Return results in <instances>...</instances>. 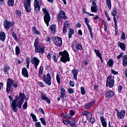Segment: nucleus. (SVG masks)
<instances>
[{
	"label": "nucleus",
	"instance_id": "nucleus-58",
	"mask_svg": "<svg viewBox=\"0 0 127 127\" xmlns=\"http://www.w3.org/2000/svg\"><path fill=\"white\" fill-rule=\"evenodd\" d=\"M38 42H39L38 39H36L35 40V43H34V46L35 47H36L37 46V45L38 44Z\"/></svg>",
	"mask_w": 127,
	"mask_h": 127
},
{
	"label": "nucleus",
	"instance_id": "nucleus-8",
	"mask_svg": "<svg viewBox=\"0 0 127 127\" xmlns=\"http://www.w3.org/2000/svg\"><path fill=\"white\" fill-rule=\"evenodd\" d=\"M39 3H41V2L39 1V0H35L34 2V5L35 7V12L36 13H38L40 11V6Z\"/></svg>",
	"mask_w": 127,
	"mask_h": 127
},
{
	"label": "nucleus",
	"instance_id": "nucleus-27",
	"mask_svg": "<svg viewBox=\"0 0 127 127\" xmlns=\"http://www.w3.org/2000/svg\"><path fill=\"white\" fill-rule=\"evenodd\" d=\"M118 45L120 46V47L121 49L123 50V51H126V45H125V43H121V42H119L118 43Z\"/></svg>",
	"mask_w": 127,
	"mask_h": 127
},
{
	"label": "nucleus",
	"instance_id": "nucleus-55",
	"mask_svg": "<svg viewBox=\"0 0 127 127\" xmlns=\"http://www.w3.org/2000/svg\"><path fill=\"white\" fill-rule=\"evenodd\" d=\"M124 56V53H121L119 56H117V59H121Z\"/></svg>",
	"mask_w": 127,
	"mask_h": 127
},
{
	"label": "nucleus",
	"instance_id": "nucleus-41",
	"mask_svg": "<svg viewBox=\"0 0 127 127\" xmlns=\"http://www.w3.org/2000/svg\"><path fill=\"white\" fill-rule=\"evenodd\" d=\"M11 35H12L14 40H15V41H18V39L17 38V36H16V34H15V33H14V32H12L11 33Z\"/></svg>",
	"mask_w": 127,
	"mask_h": 127
},
{
	"label": "nucleus",
	"instance_id": "nucleus-38",
	"mask_svg": "<svg viewBox=\"0 0 127 127\" xmlns=\"http://www.w3.org/2000/svg\"><path fill=\"white\" fill-rule=\"evenodd\" d=\"M74 34V30L72 29H69V33H68V38H71L72 35Z\"/></svg>",
	"mask_w": 127,
	"mask_h": 127
},
{
	"label": "nucleus",
	"instance_id": "nucleus-64",
	"mask_svg": "<svg viewBox=\"0 0 127 127\" xmlns=\"http://www.w3.org/2000/svg\"><path fill=\"white\" fill-rule=\"evenodd\" d=\"M39 112L42 113L43 114V115H44V114H45L44 111L43 110V109H42V108H39Z\"/></svg>",
	"mask_w": 127,
	"mask_h": 127
},
{
	"label": "nucleus",
	"instance_id": "nucleus-62",
	"mask_svg": "<svg viewBox=\"0 0 127 127\" xmlns=\"http://www.w3.org/2000/svg\"><path fill=\"white\" fill-rule=\"evenodd\" d=\"M53 59L54 60L55 62H57V58L56 57V55H53Z\"/></svg>",
	"mask_w": 127,
	"mask_h": 127
},
{
	"label": "nucleus",
	"instance_id": "nucleus-49",
	"mask_svg": "<svg viewBox=\"0 0 127 127\" xmlns=\"http://www.w3.org/2000/svg\"><path fill=\"white\" fill-rule=\"evenodd\" d=\"M121 38L122 40H125L126 39V34L123 32L121 36Z\"/></svg>",
	"mask_w": 127,
	"mask_h": 127
},
{
	"label": "nucleus",
	"instance_id": "nucleus-61",
	"mask_svg": "<svg viewBox=\"0 0 127 127\" xmlns=\"http://www.w3.org/2000/svg\"><path fill=\"white\" fill-rule=\"evenodd\" d=\"M38 84L39 86L42 87V88L44 87V84L41 82H38Z\"/></svg>",
	"mask_w": 127,
	"mask_h": 127
},
{
	"label": "nucleus",
	"instance_id": "nucleus-20",
	"mask_svg": "<svg viewBox=\"0 0 127 127\" xmlns=\"http://www.w3.org/2000/svg\"><path fill=\"white\" fill-rule=\"evenodd\" d=\"M5 33L3 32V31L0 32V40L2 41V42H4V40H5Z\"/></svg>",
	"mask_w": 127,
	"mask_h": 127
},
{
	"label": "nucleus",
	"instance_id": "nucleus-50",
	"mask_svg": "<svg viewBox=\"0 0 127 127\" xmlns=\"http://www.w3.org/2000/svg\"><path fill=\"white\" fill-rule=\"evenodd\" d=\"M88 30H89L91 38H94V35H93V32L92 31V28H89Z\"/></svg>",
	"mask_w": 127,
	"mask_h": 127
},
{
	"label": "nucleus",
	"instance_id": "nucleus-63",
	"mask_svg": "<svg viewBox=\"0 0 127 127\" xmlns=\"http://www.w3.org/2000/svg\"><path fill=\"white\" fill-rule=\"evenodd\" d=\"M96 0H93L90 2H92V5H93V6H97V5L96 4Z\"/></svg>",
	"mask_w": 127,
	"mask_h": 127
},
{
	"label": "nucleus",
	"instance_id": "nucleus-45",
	"mask_svg": "<svg viewBox=\"0 0 127 127\" xmlns=\"http://www.w3.org/2000/svg\"><path fill=\"white\" fill-rule=\"evenodd\" d=\"M10 88H11V85L6 84V91L7 94H8V93H9V91H10Z\"/></svg>",
	"mask_w": 127,
	"mask_h": 127
},
{
	"label": "nucleus",
	"instance_id": "nucleus-57",
	"mask_svg": "<svg viewBox=\"0 0 127 127\" xmlns=\"http://www.w3.org/2000/svg\"><path fill=\"white\" fill-rule=\"evenodd\" d=\"M111 73L112 74H114V75H118L119 74V72H118V71H116L114 69H112L111 70Z\"/></svg>",
	"mask_w": 127,
	"mask_h": 127
},
{
	"label": "nucleus",
	"instance_id": "nucleus-51",
	"mask_svg": "<svg viewBox=\"0 0 127 127\" xmlns=\"http://www.w3.org/2000/svg\"><path fill=\"white\" fill-rule=\"evenodd\" d=\"M80 90L82 95H85V94H86V92H85V88H84V87H81Z\"/></svg>",
	"mask_w": 127,
	"mask_h": 127
},
{
	"label": "nucleus",
	"instance_id": "nucleus-23",
	"mask_svg": "<svg viewBox=\"0 0 127 127\" xmlns=\"http://www.w3.org/2000/svg\"><path fill=\"white\" fill-rule=\"evenodd\" d=\"M82 115H84L85 116H86L87 119H88V120H90V119L92 118V113L90 112H82Z\"/></svg>",
	"mask_w": 127,
	"mask_h": 127
},
{
	"label": "nucleus",
	"instance_id": "nucleus-33",
	"mask_svg": "<svg viewBox=\"0 0 127 127\" xmlns=\"http://www.w3.org/2000/svg\"><path fill=\"white\" fill-rule=\"evenodd\" d=\"M106 4L109 9L112 8V1L111 0H106Z\"/></svg>",
	"mask_w": 127,
	"mask_h": 127
},
{
	"label": "nucleus",
	"instance_id": "nucleus-44",
	"mask_svg": "<svg viewBox=\"0 0 127 127\" xmlns=\"http://www.w3.org/2000/svg\"><path fill=\"white\" fill-rule=\"evenodd\" d=\"M111 15L115 17L116 15H117V9L115 8L113 9L112 12H111Z\"/></svg>",
	"mask_w": 127,
	"mask_h": 127
},
{
	"label": "nucleus",
	"instance_id": "nucleus-53",
	"mask_svg": "<svg viewBox=\"0 0 127 127\" xmlns=\"http://www.w3.org/2000/svg\"><path fill=\"white\" fill-rule=\"evenodd\" d=\"M35 126L36 127H41V123L39 122H36L35 123Z\"/></svg>",
	"mask_w": 127,
	"mask_h": 127
},
{
	"label": "nucleus",
	"instance_id": "nucleus-36",
	"mask_svg": "<svg viewBox=\"0 0 127 127\" xmlns=\"http://www.w3.org/2000/svg\"><path fill=\"white\" fill-rule=\"evenodd\" d=\"M9 69H10V67L7 66V65H5L4 66L3 70L4 71V73L5 74H6V73H7V71H9Z\"/></svg>",
	"mask_w": 127,
	"mask_h": 127
},
{
	"label": "nucleus",
	"instance_id": "nucleus-21",
	"mask_svg": "<svg viewBox=\"0 0 127 127\" xmlns=\"http://www.w3.org/2000/svg\"><path fill=\"white\" fill-rule=\"evenodd\" d=\"M56 32V25H52L50 27V32L52 34Z\"/></svg>",
	"mask_w": 127,
	"mask_h": 127
},
{
	"label": "nucleus",
	"instance_id": "nucleus-5",
	"mask_svg": "<svg viewBox=\"0 0 127 127\" xmlns=\"http://www.w3.org/2000/svg\"><path fill=\"white\" fill-rule=\"evenodd\" d=\"M53 39L55 45L59 46V47H61V46H62V39L61 38L59 37H54Z\"/></svg>",
	"mask_w": 127,
	"mask_h": 127
},
{
	"label": "nucleus",
	"instance_id": "nucleus-37",
	"mask_svg": "<svg viewBox=\"0 0 127 127\" xmlns=\"http://www.w3.org/2000/svg\"><path fill=\"white\" fill-rule=\"evenodd\" d=\"M84 21L88 27V28H91V27H90V24H89V22H90V21H89V19L87 17L84 18Z\"/></svg>",
	"mask_w": 127,
	"mask_h": 127
},
{
	"label": "nucleus",
	"instance_id": "nucleus-19",
	"mask_svg": "<svg viewBox=\"0 0 127 127\" xmlns=\"http://www.w3.org/2000/svg\"><path fill=\"white\" fill-rule=\"evenodd\" d=\"M68 124L70 126H74L75 125V119L72 117H68Z\"/></svg>",
	"mask_w": 127,
	"mask_h": 127
},
{
	"label": "nucleus",
	"instance_id": "nucleus-9",
	"mask_svg": "<svg viewBox=\"0 0 127 127\" xmlns=\"http://www.w3.org/2000/svg\"><path fill=\"white\" fill-rule=\"evenodd\" d=\"M117 113V116L118 119L122 120L125 118V115H126V111L125 110H122L121 111H119L117 109H115Z\"/></svg>",
	"mask_w": 127,
	"mask_h": 127
},
{
	"label": "nucleus",
	"instance_id": "nucleus-30",
	"mask_svg": "<svg viewBox=\"0 0 127 127\" xmlns=\"http://www.w3.org/2000/svg\"><path fill=\"white\" fill-rule=\"evenodd\" d=\"M32 32L33 34H36V35H39L40 34V32L36 28L33 27Z\"/></svg>",
	"mask_w": 127,
	"mask_h": 127
},
{
	"label": "nucleus",
	"instance_id": "nucleus-7",
	"mask_svg": "<svg viewBox=\"0 0 127 127\" xmlns=\"http://www.w3.org/2000/svg\"><path fill=\"white\" fill-rule=\"evenodd\" d=\"M43 81L47 84L48 86H51V75L50 73H48L46 75V77L45 78H43Z\"/></svg>",
	"mask_w": 127,
	"mask_h": 127
},
{
	"label": "nucleus",
	"instance_id": "nucleus-60",
	"mask_svg": "<svg viewBox=\"0 0 127 127\" xmlns=\"http://www.w3.org/2000/svg\"><path fill=\"white\" fill-rule=\"evenodd\" d=\"M16 13L18 15V16H21V12L19 10H16Z\"/></svg>",
	"mask_w": 127,
	"mask_h": 127
},
{
	"label": "nucleus",
	"instance_id": "nucleus-59",
	"mask_svg": "<svg viewBox=\"0 0 127 127\" xmlns=\"http://www.w3.org/2000/svg\"><path fill=\"white\" fill-rule=\"evenodd\" d=\"M77 49H78V50H81L82 49V46L80 44H77Z\"/></svg>",
	"mask_w": 127,
	"mask_h": 127
},
{
	"label": "nucleus",
	"instance_id": "nucleus-48",
	"mask_svg": "<svg viewBox=\"0 0 127 127\" xmlns=\"http://www.w3.org/2000/svg\"><path fill=\"white\" fill-rule=\"evenodd\" d=\"M53 38H54V37H47L46 41H47V42H49V43H50V40H53Z\"/></svg>",
	"mask_w": 127,
	"mask_h": 127
},
{
	"label": "nucleus",
	"instance_id": "nucleus-24",
	"mask_svg": "<svg viewBox=\"0 0 127 127\" xmlns=\"http://www.w3.org/2000/svg\"><path fill=\"white\" fill-rule=\"evenodd\" d=\"M72 73L73 75V79L75 80H77V75H78V70L72 69Z\"/></svg>",
	"mask_w": 127,
	"mask_h": 127
},
{
	"label": "nucleus",
	"instance_id": "nucleus-46",
	"mask_svg": "<svg viewBox=\"0 0 127 127\" xmlns=\"http://www.w3.org/2000/svg\"><path fill=\"white\" fill-rule=\"evenodd\" d=\"M40 121H41L42 125H43L44 126H46V125H47L46 121L45 120L44 118H40Z\"/></svg>",
	"mask_w": 127,
	"mask_h": 127
},
{
	"label": "nucleus",
	"instance_id": "nucleus-2",
	"mask_svg": "<svg viewBox=\"0 0 127 127\" xmlns=\"http://www.w3.org/2000/svg\"><path fill=\"white\" fill-rule=\"evenodd\" d=\"M42 11L45 14L44 16V21L47 24V26H48L49 25V22H50V20H51L50 15L49 14V12H48V11H47V9L45 8L42 9Z\"/></svg>",
	"mask_w": 127,
	"mask_h": 127
},
{
	"label": "nucleus",
	"instance_id": "nucleus-11",
	"mask_svg": "<svg viewBox=\"0 0 127 127\" xmlns=\"http://www.w3.org/2000/svg\"><path fill=\"white\" fill-rule=\"evenodd\" d=\"M40 61L37 57H34L31 61V63L34 65L35 69L37 70V66L39 65Z\"/></svg>",
	"mask_w": 127,
	"mask_h": 127
},
{
	"label": "nucleus",
	"instance_id": "nucleus-4",
	"mask_svg": "<svg viewBox=\"0 0 127 127\" xmlns=\"http://www.w3.org/2000/svg\"><path fill=\"white\" fill-rule=\"evenodd\" d=\"M30 1H31V0H26L23 2V5L27 12H30V10H31Z\"/></svg>",
	"mask_w": 127,
	"mask_h": 127
},
{
	"label": "nucleus",
	"instance_id": "nucleus-31",
	"mask_svg": "<svg viewBox=\"0 0 127 127\" xmlns=\"http://www.w3.org/2000/svg\"><path fill=\"white\" fill-rule=\"evenodd\" d=\"M94 51L96 56H98L99 58H101L102 54L101 53V52H100V50L94 49Z\"/></svg>",
	"mask_w": 127,
	"mask_h": 127
},
{
	"label": "nucleus",
	"instance_id": "nucleus-25",
	"mask_svg": "<svg viewBox=\"0 0 127 127\" xmlns=\"http://www.w3.org/2000/svg\"><path fill=\"white\" fill-rule=\"evenodd\" d=\"M100 121L103 127H107V122L103 117H100Z\"/></svg>",
	"mask_w": 127,
	"mask_h": 127
},
{
	"label": "nucleus",
	"instance_id": "nucleus-1",
	"mask_svg": "<svg viewBox=\"0 0 127 127\" xmlns=\"http://www.w3.org/2000/svg\"><path fill=\"white\" fill-rule=\"evenodd\" d=\"M59 55H61V61L63 63H66V62H69L70 61V58H69V54L67 51L65 50L64 52H61L59 53Z\"/></svg>",
	"mask_w": 127,
	"mask_h": 127
},
{
	"label": "nucleus",
	"instance_id": "nucleus-43",
	"mask_svg": "<svg viewBox=\"0 0 127 127\" xmlns=\"http://www.w3.org/2000/svg\"><path fill=\"white\" fill-rule=\"evenodd\" d=\"M31 117H32V119H33V121L35 122H37V119L36 118V116L33 113H31L30 115Z\"/></svg>",
	"mask_w": 127,
	"mask_h": 127
},
{
	"label": "nucleus",
	"instance_id": "nucleus-52",
	"mask_svg": "<svg viewBox=\"0 0 127 127\" xmlns=\"http://www.w3.org/2000/svg\"><path fill=\"white\" fill-rule=\"evenodd\" d=\"M27 108V100H26L23 105V110H25Z\"/></svg>",
	"mask_w": 127,
	"mask_h": 127
},
{
	"label": "nucleus",
	"instance_id": "nucleus-15",
	"mask_svg": "<svg viewBox=\"0 0 127 127\" xmlns=\"http://www.w3.org/2000/svg\"><path fill=\"white\" fill-rule=\"evenodd\" d=\"M114 95H115V93H114V91L110 90V91H107L105 93V97L106 98H112L114 97Z\"/></svg>",
	"mask_w": 127,
	"mask_h": 127
},
{
	"label": "nucleus",
	"instance_id": "nucleus-56",
	"mask_svg": "<svg viewBox=\"0 0 127 127\" xmlns=\"http://www.w3.org/2000/svg\"><path fill=\"white\" fill-rule=\"evenodd\" d=\"M104 28L105 31H107V30H108L107 23H106V22H104Z\"/></svg>",
	"mask_w": 127,
	"mask_h": 127
},
{
	"label": "nucleus",
	"instance_id": "nucleus-22",
	"mask_svg": "<svg viewBox=\"0 0 127 127\" xmlns=\"http://www.w3.org/2000/svg\"><path fill=\"white\" fill-rule=\"evenodd\" d=\"M72 48V50L76 52L77 51V42L76 41H74L71 46Z\"/></svg>",
	"mask_w": 127,
	"mask_h": 127
},
{
	"label": "nucleus",
	"instance_id": "nucleus-12",
	"mask_svg": "<svg viewBox=\"0 0 127 127\" xmlns=\"http://www.w3.org/2000/svg\"><path fill=\"white\" fill-rule=\"evenodd\" d=\"M17 101H18V98L14 99L11 105L12 109L14 113H16V112H17V108H16V103H17Z\"/></svg>",
	"mask_w": 127,
	"mask_h": 127
},
{
	"label": "nucleus",
	"instance_id": "nucleus-14",
	"mask_svg": "<svg viewBox=\"0 0 127 127\" xmlns=\"http://www.w3.org/2000/svg\"><path fill=\"white\" fill-rule=\"evenodd\" d=\"M22 75L23 77H24L25 78H28V77H29V74H28V71H27V68H26V67L22 68Z\"/></svg>",
	"mask_w": 127,
	"mask_h": 127
},
{
	"label": "nucleus",
	"instance_id": "nucleus-13",
	"mask_svg": "<svg viewBox=\"0 0 127 127\" xmlns=\"http://www.w3.org/2000/svg\"><path fill=\"white\" fill-rule=\"evenodd\" d=\"M41 98L42 101H46L48 104H49L50 105V103L51 102V101L50 99L45 95V94L43 93H41Z\"/></svg>",
	"mask_w": 127,
	"mask_h": 127
},
{
	"label": "nucleus",
	"instance_id": "nucleus-16",
	"mask_svg": "<svg viewBox=\"0 0 127 127\" xmlns=\"http://www.w3.org/2000/svg\"><path fill=\"white\" fill-rule=\"evenodd\" d=\"M16 99H18H18H19V101L23 103V102H24V99H25V95L24 94V93L22 94V93L20 92L19 97H16Z\"/></svg>",
	"mask_w": 127,
	"mask_h": 127
},
{
	"label": "nucleus",
	"instance_id": "nucleus-39",
	"mask_svg": "<svg viewBox=\"0 0 127 127\" xmlns=\"http://www.w3.org/2000/svg\"><path fill=\"white\" fill-rule=\"evenodd\" d=\"M7 4L9 6H13V4H14V0H8L7 1Z\"/></svg>",
	"mask_w": 127,
	"mask_h": 127
},
{
	"label": "nucleus",
	"instance_id": "nucleus-6",
	"mask_svg": "<svg viewBox=\"0 0 127 127\" xmlns=\"http://www.w3.org/2000/svg\"><path fill=\"white\" fill-rule=\"evenodd\" d=\"M62 18L63 19H67V18H68V17H67L65 14V11L63 10L61 11L58 14L57 19L58 21H60Z\"/></svg>",
	"mask_w": 127,
	"mask_h": 127
},
{
	"label": "nucleus",
	"instance_id": "nucleus-42",
	"mask_svg": "<svg viewBox=\"0 0 127 127\" xmlns=\"http://www.w3.org/2000/svg\"><path fill=\"white\" fill-rule=\"evenodd\" d=\"M20 52V49L19 48V47L16 46L15 48V53L16 55H18Z\"/></svg>",
	"mask_w": 127,
	"mask_h": 127
},
{
	"label": "nucleus",
	"instance_id": "nucleus-32",
	"mask_svg": "<svg viewBox=\"0 0 127 127\" xmlns=\"http://www.w3.org/2000/svg\"><path fill=\"white\" fill-rule=\"evenodd\" d=\"M14 83V81L11 78H8L7 80V84L6 85H9L10 86H11V85L13 84Z\"/></svg>",
	"mask_w": 127,
	"mask_h": 127
},
{
	"label": "nucleus",
	"instance_id": "nucleus-34",
	"mask_svg": "<svg viewBox=\"0 0 127 127\" xmlns=\"http://www.w3.org/2000/svg\"><path fill=\"white\" fill-rule=\"evenodd\" d=\"M22 104H23V102H22V101H20L19 100L18 102L16 103V106L17 108H18L19 109H21Z\"/></svg>",
	"mask_w": 127,
	"mask_h": 127
},
{
	"label": "nucleus",
	"instance_id": "nucleus-54",
	"mask_svg": "<svg viewBox=\"0 0 127 127\" xmlns=\"http://www.w3.org/2000/svg\"><path fill=\"white\" fill-rule=\"evenodd\" d=\"M69 86L70 87H74L75 86V84L74 83V82H73L71 80H70L69 81Z\"/></svg>",
	"mask_w": 127,
	"mask_h": 127
},
{
	"label": "nucleus",
	"instance_id": "nucleus-26",
	"mask_svg": "<svg viewBox=\"0 0 127 127\" xmlns=\"http://www.w3.org/2000/svg\"><path fill=\"white\" fill-rule=\"evenodd\" d=\"M94 104H95V101H92L89 103H88L87 105H86L84 106V109H90V108H91L93 106Z\"/></svg>",
	"mask_w": 127,
	"mask_h": 127
},
{
	"label": "nucleus",
	"instance_id": "nucleus-18",
	"mask_svg": "<svg viewBox=\"0 0 127 127\" xmlns=\"http://www.w3.org/2000/svg\"><path fill=\"white\" fill-rule=\"evenodd\" d=\"M35 47V52L41 53V54H43V53H44V48H41L39 46H37Z\"/></svg>",
	"mask_w": 127,
	"mask_h": 127
},
{
	"label": "nucleus",
	"instance_id": "nucleus-3",
	"mask_svg": "<svg viewBox=\"0 0 127 127\" xmlns=\"http://www.w3.org/2000/svg\"><path fill=\"white\" fill-rule=\"evenodd\" d=\"M115 85V79L114 77L108 76L106 80V87H109V88H113Z\"/></svg>",
	"mask_w": 127,
	"mask_h": 127
},
{
	"label": "nucleus",
	"instance_id": "nucleus-40",
	"mask_svg": "<svg viewBox=\"0 0 127 127\" xmlns=\"http://www.w3.org/2000/svg\"><path fill=\"white\" fill-rule=\"evenodd\" d=\"M56 80L57 81L58 84H60L61 81V79H60V75H59V74H57Z\"/></svg>",
	"mask_w": 127,
	"mask_h": 127
},
{
	"label": "nucleus",
	"instance_id": "nucleus-17",
	"mask_svg": "<svg viewBox=\"0 0 127 127\" xmlns=\"http://www.w3.org/2000/svg\"><path fill=\"white\" fill-rule=\"evenodd\" d=\"M70 26V22H69V21H66L64 22V25L63 27V32L64 33H66V32L67 31V30H66V28H67V27H69Z\"/></svg>",
	"mask_w": 127,
	"mask_h": 127
},
{
	"label": "nucleus",
	"instance_id": "nucleus-35",
	"mask_svg": "<svg viewBox=\"0 0 127 127\" xmlns=\"http://www.w3.org/2000/svg\"><path fill=\"white\" fill-rule=\"evenodd\" d=\"M91 10L92 12H98V8H97V6H92L91 7Z\"/></svg>",
	"mask_w": 127,
	"mask_h": 127
},
{
	"label": "nucleus",
	"instance_id": "nucleus-10",
	"mask_svg": "<svg viewBox=\"0 0 127 127\" xmlns=\"http://www.w3.org/2000/svg\"><path fill=\"white\" fill-rule=\"evenodd\" d=\"M12 25H13V23L7 20H5L3 22L4 28L6 29V30H8V29H9V28H10L11 26H12Z\"/></svg>",
	"mask_w": 127,
	"mask_h": 127
},
{
	"label": "nucleus",
	"instance_id": "nucleus-47",
	"mask_svg": "<svg viewBox=\"0 0 127 127\" xmlns=\"http://www.w3.org/2000/svg\"><path fill=\"white\" fill-rule=\"evenodd\" d=\"M67 92L69 94H73L74 93V90L71 88H69L67 89Z\"/></svg>",
	"mask_w": 127,
	"mask_h": 127
},
{
	"label": "nucleus",
	"instance_id": "nucleus-29",
	"mask_svg": "<svg viewBox=\"0 0 127 127\" xmlns=\"http://www.w3.org/2000/svg\"><path fill=\"white\" fill-rule=\"evenodd\" d=\"M113 65H114V61H113V60L111 59H109L108 62L107 63L108 67H109V68H111L113 67Z\"/></svg>",
	"mask_w": 127,
	"mask_h": 127
},
{
	"label": "nucleus",
	"instance_id": "nucleus-28",
	"mask_svg": "<svg viewBox=\"0 0 127 127\" xmlns=\"http://www.w3.org/2000/svg\"><path fill=\"white\" fill-rule=\"evenodd\" d=\"M123 65L125 67L127 66V56L125 55L123 57Z\"/></svg>",
	"mask_w": 127,
	"mask_h": 127
}]
</instances>
